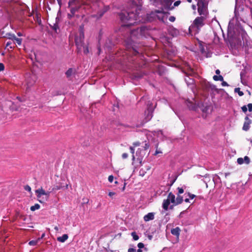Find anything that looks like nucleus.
<instances>
[{
    "mask_svg": "<svg viewBox=\"0 0 252 252\" xmlns=\"http://www.w3.org/2000/svg\"><path fill=\"white\" fill-rule=\"evenodd\" d=\"M139 13L137 8H134V10L123 9L118 13L119 18L122 23V29L126 28L127 32L130 33V38H128L126 41V45L129 52L134 56L139 54L136 46L131 39L132 36L138 37L139 36H145L148 34V29L145 26L140 28L131 29L130 27L136 23Z\"/></svg>",
    "mask_w": 252,
    "mask_h": 252,
    "instance_id": "nucleus-1",
    "label": "nucleus"
},
{
    "mask_svg": "<svg viewBox=\"0 0 252 252\" xmlns=\"http://www.w3.org/2000/svg\"><path fill=\"white\" fill-rule=\"evenodd\" d=\"M146 98L144 97H142L139 101V103H143L144 102L147 106V109L145 111V118L144 122L140 125H137V127H140L143 125L144 124L149 121L153 116V112L154 107L153 106V103L150 101H145Z\"/></svg>",
    "mask_w": 252,
    "mask_h": 252,
    "instance_id": "nucleus-2",
    "label": "nucleus"
},
{
    "mask_svg": "<svg viewBox=\"0 0 252 252\" xmlns=\"http://www.w3.org/2000/svg\"><path fill=\"white\" fill-rule=\"evenodd\" d=\"M170 203L172 204H175V196L172 192H169L168 194L167 198L164 199L163 201L162 207L164 211L168 210V206Z\"/></svg>",
    "mask_w": 252,
    "mask_h": 252,
    "instance_id": "nucleus-3",
    "label": "nucleus"
},
{
    "mask_svg": "<svg viewBox=\"0 0 252 252\" xmlns=\"http://www.w3.org/2000/svg\"><path fill=\"white\" fill-rule=\"evenodd\" d=\"M156 18H157L159 20L164 22V16L163 15V12L162 11L156 10L155 11H152L148 16V19L149 21H152L155 19Z\"/></svg>",
    "mask_w": 252,
    "mask_h": 252,
    "instance_id": "nucleus-4",
    "label": "nucleus"
},
{
    "mask_svg": "<svg viewBox=\"0 0 252 252\" xmlns=\"http://www.w3.org/2000/svg\"><path fill=\"white\" fill-rule=\"evenodd\" d=\"M197 6L199 14L201 16H206V8L204 0H198Z\"/></svg>",
    "mask_w": 252,
    "mask_h": 252,
    "instance_id": "nucleus-5",
    "label": "nucleus"
},
{
    "mask_svg": "<svg viewBox=\"0 0 252 252\" xmlns=\"http://www.w3.org/2000/svg\"><path fill=\"white\" fill-rule=\"evenodd\" d=\"M68 7L70 9V13L67 14V17L68 19L70 20L75 16V13L79 11L81 6L75 5V6Z\"/></svg>",
    "mask_w": 252,
    "mask_h": 252,
    "instance_id": "nucleus-6",
    "label": "nucleus"
},
{
    "mask_svg": "<svg viewBox=\"0 0 252 252\" xmlns=\"http://www.w3.org/2000/svg\"><path fill=\"white\" fill-rule=\"evenodd\" d=\"M206 19V16H201L196 17L193 21L194 25L197 28L202 27L204 25V21Z\"/></svg>",
    "mask_w": 252,
    "mask_h": 252,
    "instance_id": "nucleus-7",
    "label": "nucleus"
},
{
    "mask_svg": "<svg viewBox=\"0 0 252 252\" xmlns=\"http://www.w3.org/2000/svg\"><path fill=\"white\" fill-rule=\"evenodd\" d=\"M146 155L145 150L141 148H138L136 152V156L137 157V160L141 164L143 158Z\"/></svg>",
    "mask_w": 252,
    "mask_h": 252,
    "instance_id": "nucleus-8",
    "label": "nucleus"
},
{
    "mask_svg": "<svg viewBox=\"0 0 252 252\" xmlns=\"http://www.w3.org/2000/svg\"><path fill=\"white\" fill-rule=\"evenodd\" d=\"M252 121L249 118L248 116L245 118V122L243 126V130L244 131H248L250 127V125L252 124Z\"/></svg>",
    "mask_w": 252,
    "mask_h": 252,
    "instance_id": "nucleus-9",
    "label": "nucleus"
},
{
    "mask_svg": "<svg viewBox=\"0 0 252 252\" xmlns=\"http://www.w3.org/2000/svg\"><path fill=\"white\" fill-rule=\"evenodd\" d=\"M75 42L77 46V52L78 53H81L82 52V46H83L85 44V43L84 42V40L75 37Z\"/></svg>",
    "mask_w": 252,
    "mask_h": 252,
    "instance_id": "nucleus-10",
    "label": "nucleus"
},
{
    "mask_svg": "<svg viewBox=\"0 0 252 252\" xmlns=\"http://www.w3.org/2000/svg\"><path fill=\"white\" fill-rule=\"evenodd\" d=\"M186 104L189 109L194 111H196L198 107L200 108V103H198L197 105H196L189 100L186 101Z\"/></svg>",
    "mask_w": 252,
    "mask_h": 252,
    "instance_id": "nucleus-11",
    "label": "nucleus"
},
{
    "mask_svg": "<svg viewBox=\"0 0 252 252\" xmlns=\"http://www.w3.org/2000/svg\"><path fill=\"white\" fill-rule=\"evenodd\" d=\"M59 21V18L57 17L56 18V22L54 23L53 25L49 24L51 28L56 33H59L60 32V29L59 26L58 22Z\"/></svg>",
    "mask_w": 252,
    "mask_h": 252,
    "instance_id": "nucleus-12",
    "label": "nucleus"
},
{
    "mask_svg": "<svg viewBox=\"0 0 252 252\" xmlns=\"http://www.w3.org/2000/svg\"><path fill=\"white\" fill-rule=\"evenodd\" d=\"M155 218L154 213H149L144 217V220L145 221H148L153 220Z\"/></svg>",
    "mask_w": 252,
    "mask_h": 252,
    "instance_id": "nucleus-13",
    "label": "nucleus"
},
{
    "mask_svg": "<svg viewBox=\"0 0 252 252\" xmlns=\"http://www.w3.org/2000/svg\"><path fill=\"white\" fill-rule=\"evenodd\" d=\"M114 46L112 40L109 38L106 40L104 47L108 49V50H111L112 47Z\"/></svg>",
    "mask_w": 252,
    "mask_h": 252,
    "instance_id": "nucleus-14",
    "label": "nucleus"
},
{
    "mask_svg": "<svg viewBox=\"0 0 252 252\" xmlns=\"http://www.w3.org/2000/svg\"><path fill=\"white\" fill-rule=\"evenodd\" d=\"M181 230L179 227L173 228L171 230V233L172 235L178 237L180 235Z\"/></svg>",
    "mask_w": 252,
    "mask_h": 252,
    "instance_id": "nucleus-15",
    "label": "nucleus"
},
{
    "mask_svg": "<svg viewBox=\"0 0 252 252\" xmlns=\"http://www.w3.org/2000/svg\"><path fill=\"white\" fill-rule=\"evenodd\" d=\"M35 193H37V197L39 198L41 197V195H44L45 193V191L42 188L40 189H38L35 190Z\"/></svg>",
    "mask_w": 252,
    "mask_h": 252,
    "instance_id": "nucleus-16",
    "label": "nucleus"
},
{
    "mask_svg": "<svg viewBox=\"0 0 252 252\" xmlns=\"http://www.w3.org/2000/svg\"><path fill=\"white\" fill-rule=\"evenodd\" d=\"M184 201L183 196H181L179 194H177V196L176 198H175V203L174 204L175 205H179L181 204Z\"/></svg>",
    "mask_w": 252,
    "mask_h": 252,
    "instance_id": "nucleus-17",
    "label": "nucleus"
},
{
    "mask_svg": "<svg viewBox=\"0 0 252 252\" xmlns=\"http://www.w3.org/2000/svg\"><path fill=\"white\" fill-rule=\"evenodd\" d=\"M75 69L72 68H69L65 72L67 78H69L73 74L75 73Z\"/></svg>",
    "mask_w": 252,
    "mask_h": 252,
    "instance_id": "nucleus-18",
    "label": "nucleus"
},
{
    "mask_svg": "<svg viewBox=\"0 0 252 252\" xmlns=\"http://www.w3.org/2000/svg\"><path fill=\"white\" fill-rule=\"evenodd\" d=\"M75 5H80L78 0H69L68 7L73 6Z\"/></svg>",
    "mask_w": 252,
    "mask_h": 252,
    "instance_id": "nucleus-19",
    "label": "nucleus"
},
{
    "mask_svg": "<svg viewBox=\"0 0 252 252\" xmlns=\"http://www.w3.org/2000/svg\"><path fill=\"white\" fill-rule=\"evenodd\" d=\"M68 238V235L64 234L62 236L59 237L57 238V240L60 242H65Z\"/></svg>",
    "mask_w": 252,
    "mask_h": 252,
    "instance_id": "nucleus-20",
    "label": "nucleus"
},
{
    "mask_svg": "<svg viewBox=\"0 0 252 252\" xmlns=\"http://www.w3.org/2000/svg\"><path fill=\"white\" fill-rule=\"evenodd\" d=\"M10 104H9V108L12 111H17L18 109V107L14 104L13 102L9 101Z\"/></svg>",
    "mask_w": 252,
    "mask_h": 252,
    "instance_id": "nucleus-21",
    "label": "nucleus"
},
{
    "mask_svg": "<svg viewBox=\"0 0 252 252\" xmlns=\"http://www.w3.org/2000/svg\"><path fill=\"white\" fill-rule=\"evenodd\" d=\"M172 1H171L170 3L169 2H167L166 3V4L164 5V8L165 9L168 10H173L174 8V7L173 6H171V4H172Z\"/></svg>",
    "mask_w": 252,
    "mask_h": 252,
    "instance_id": "nucleus-22",
    "label": "nucleus"
},
{
    "mask_svg": "<svg viewBox=\"0 0 252 252\" xmlns=\"http://www.w3.org/2000/svg\"><path fill=\"white\" fill-rule=\"evenodd\" d=\"M185 81L188 84V85L192 84L194 82V80L192 78H189V76H187L185 78Z\"/></svg>",
    "mask_w": 252,
    "mask_h": 252,
    "instance_id": "nucleus-23",
    "label": "nucleus"
},
{
    "mask_svg": "<svg viewBox=\"0 0 252 252\" xmlns=\"http://www.w3.org/2000/svg\"><path fill=\"white\" fill-rule=\"evenodd\" d=\"M213 79L215 80V81H223V77L221 76V75H214L213 76Z\"/></svg>",
    "mask_w": 252,
    "mask_h": 252,
    "instance_id": "nucleus-24",
    "label": "nucleus"
},
{
    "mask_svg": "<svg viewBox=\"0 0 252 252\" xmlns=\"http://www.w3.org/2000/svg\"><path fill=\"white\" fill-rule=\"evenodd\" d=\"M40 207L38 204H35L34 205L31 206L30 209L32 211H34L36 210L39 209Z\"/></svg>",
    "mask_w": 252,
    "mask_h": 252,
    "instance_id": "nucleus-25",
    "label": "nucleus"
},
{
    "mask_svg": "<svg viewBox=\"0 0 252 252\" xmlns=\"http://www.w3.org/2000/svg\"><path fill=\"white\" fill-rule=\"evenodd\" d=\"M82 50L85 54H87L89 53V49L87 45L84 44L82 47Z\"/></svg>",
    "mask_w": 252,
    "mask_h": 252,
    "instance_id": "nucleus-26",
    "label": "nucleus"
},
{
    "mask_svg": "<svg viewBox=\"0 0 252 252\" xmlns=\"http://www.w3.org/2000/svg\"><path fill=\"white\" fill-rule=\"evenodd\" d=\"M234 92L237 93L239 96H241L244 95V93L242 91H240V88H236L234 89Z\"/></svg>",
    "mask_w": 252,
    "mask_h": 252,
    "instance_id": "nucleus-27",
    "label": "nucleus"
},
{
    "mask_svg": "<svg viewBox=\"0 0 252 252\" xmlns=\"http://www.w3.org/2000/svg\"><path fill=\"white\" fill-rule=\"evenodd\" d=\"M64 187V189H67V188H68V185L66 184V186L64 187V186H56L55 187H54L53 188V190L55 189V190H59V189H60L63 188Z\"/></svg>",
    "mask_w": 252,
    "mask_h": 252,
    "instance_id": "nucleus-28",
    "label": "nucleus"
},
{
    "mask_svg": "<svg viewBox=\"0 0 252 252\" xmlns=\"http://www.w3.org/2000/svg\"><path fill=\"white\" fill-rule=\"evenodd\" d=\"M6 36L8 38L11 40H13V38H15V34L11 33H7L6 34Z\"/></svg>",
    "mask_w": 252,
    "mask_h": 252,
    "instance_id": "nucleus-29",
    "label": "nucleus"
},
{
    "mask_svg": "<svg viewBox=\"0 0 252 252\" xmlns=\"http://www.w3.org/2000/svg\"><path fill=\"white\" fill-rule=\"evenodd\" d=\"M76 38L84 40V32H79V35L76 36Z\"/></svg>",
    "mask_w": 252,
    "mask_h": 252,
    "instance_id": "nucleus-30",
    "label": "nucleus"
},
{
    "mask_svg": "<svg viewBox=\"0 0 252 252\" xmlns=\"http://www.w3.org/2000/svg\"><path fill=\"white\" fill-rule=\"evenodd\" d=\"M39 239H38V240H32L29 242V244L30 246H35L37 244V243L38 241L39 240Z\"/></svg>",
    "mask_w": 252,
    "mask_h": 252,
    "instance_id": "nucleus-31",
    "label": "nucleus"
},
{
    "mask_svg": "<svg viewBox=\"0 0 252 252\" xmlns=\"http://www.w3.org/2000/svg\"><path fill=\"white\" fill-rule=\"evenodd\" d=\"M131 236H132L133 240L135 241L139 239V236L136 234L135 232H132L131 233Z\"/></svg>",
    "mask_w": 252,
    "mask_h": 252,
    "instance_id": "nucleus-32",
    "label": "nucleus"
},
{
    "mask_svg": "<svg viewBox=\"0 0 252 252\" xmlns=\"http://www.w3.org/2000/svg\"><path fill=\"white\" fill-rule=\"evenodd\" d=\"M243 159L244 162H245L246 164H248L250 163V159L248 156H245Z\"/></svg>",
    "mask_w": 252,
    "mask_h": 252,
    "instance_id": "nucleus-33",
    "label": "nucleus"
},
{
    "mask_svg": "<svg viewBox=\"0 0 252 252\" xmlns=\"http://www.w3.org/2000/svg\"><path fill=\"white\" fill-rule=\"evenodd\" d=\"M149 147H150L149 143L147 142L146 141H145V144L143 147L144 149H143L145 150V151H146L148 149H149Z\"/></svg>",
    "mask_w": 252,
    "mask_h": 252,
    "instance_id": "nucleus-34",
    "label": "nucleus"
},
{
    "mask_svg": "<svg viewBox=\"0 0 252 252\" xmlns=\"http://www.w3.org/2000/svg\"><path fill=\"white\" fill-rule=\"evenodd\" d=\"M208 85L209 86V88L211 89V90L216 91L217 90L216 86L215 85L208 83Z\"/></svg>",
    "mask_w": 252,
    "mask_h": 252,
    "instance_id": "nucleus-35",
    "label": "nucleus"
},
{
    "mask_svg": "<svg viewBox=\"0 0 252 252\" xmlns=\"http://www.w3.org/2000/svg\"><path fill=\"white\" fill-rule=\"evenodd\" d=\"M11 41H8L7 42L6 44V47H9L10 49H13L14 46H11V45L12 44Z\"/></svg>",
    "mask_w": 252,
    "mask_h": 252,
    "instance_id": "nucleus-36",
    "label": "nucleus"
},
{
    "mask_svg": "<svg viewBox=\"0 0 252 252\" xmlns=\"http://www.w3.org/2000/svg\"><path fill=\"white\" fill-rule=\"evenodd\" d=\"M133 78L135 79H138L142 77V75L141 74H133Z\"/></svg>",
    "mask_w": 252,
    "mask_h": 252,
    "instance_id": "nucleus-37",
    "label": "nucleus"
},
{
    "mask_svg": "<svg viewBox=\"0 0 252 252\" xmlns=\"http://www.w3.org/2000/svg\"><path fill=\"white\" fill-rule=\"evenodd\" d=\"M244 162V159L242 158H239L237 159V163L239 164H242Z\"/></svg>",
    "mask_w": 252,
    "mask_h": 252,
    "instance_id": "nucleus-38",
    "label": "nucleus"
},
{
    "mask_svg": "<svg viewBox=\"0 0 252 252\" xmlns=\"http://www.w3.org/2000/svg\"><path fill=\"white\" fill-rule=\"evenodd\" d=\"M177 189L178 190V192L177 194L180 195L181 194H182L184 192V189L182 188L178 187L177 188Z\"/></svg>",
    "mask_w": 252,
    "mask_h": 252,
    "instance_id": "nucleus-39",
    "label": "nucleus"
},
{
    "mask_svg": "<svg viewBox=\"0 0 252 252\" xmlns=\"http://www.w3.org/2000/svg\"><path fill=\"white\" fill-rule=\"evenodd\" d=\"M84 25L82 24L81 25H80L79 26V32H84Z\"/></svg>",
    "mask_w": 252,
    "mask_h": 252,
    "instance_id": "nucleus-40",
    "label": "nucleus"
},
{
    "mask_svg": "<svg viewBox=\"0 0 252 252\" xmlns=\"http://www.w3.org/2000/svg\"><path fill=\"white\" fill-rule=\"evenodd\" d=\"M242 110L244 113H246L248 111L247 107L246 105H244L241 107Z\"/></svg>",
    "mask_w": 252,
    "mask_h": 252,
    "instance_id": "nucleus-41",
    "label": "nucleus"
},
{
    "mask_svg": "<svg viewBox=\"0 0 252 252\" xmlns=\"http://www.w3.org/2000/svg\"><path fill=\"white\" fill-rule=\"evenodd\" d=\"M24 189L28 191H31V188L29 185H26L24 187Z\"/></svg>",
    "mask_w": 252,
    "mask_h": 252,
    "instance_id": "nucleus-42",
    "label": "nucleus"
},
{
    "mask_svg": "<svg viewBox=\"0 0 252 252\" xmlns=\"http://www.w3.org/2000/svg\"><path fill=\"white\" fill-rule=\"evenodd\" d=\"M139 249H141L143 248H144V245L142 243H139L137 245Z\"/></svg>",
    "mask_w": 252,
    "mask_h": 252,
    "instance_id": "nucleus-43",
    "label": "nucleus"
},
{
    "mask_svg": "<svg viewBox=\"0 0 252 252\" xmlns=\"http://www.w3.org/2000/svg\"><path fill=\"white\" fill-rule=\"evenodd\" d=\"M248 110L251 112L252 111V103H249L248 104Z\"/></svg>",
    "mask_w": 252,
    "mask_h": 252,
    "instance_id": "nucleus-44",
    "label": "nucleus"
},
{
    "mask_svg": "<svg viewBox=\"0 0 252 252\" xmlns=\"http://www.w3.org/2000/svg\"><path fill=\"white\" fill-rule=\"evenodd\" d=\"M181 0H177L175 1L173 5L174 7L178 6L181 3Z\"/></svg>",
    "mask_w": 252,
    "mask_h": 252,
    "instance_id": "nucleus-45",
    "label": "nucleus"
},
{
    "mask_svg": "<svg viewBox=\"0 0 252 252\" xmlns=\"http://www.w3.org/2000/svg\"><path fill=\"white\" fill-rule=\"evenodd\" d=\"M104 12L102 10L98 12V15L99 17H101L104 14Z\"/></svg>",
    "mask_w": 252,
    "mask_h": 252,
    "instance_id": "nucleus-46",
    "label": "nucleus"
},
{
    "mask_svg": "<svg viewBox=\"0 0 252 252\" xmlns=\"http://www.w3.org/2000/svg\"><path fill=\"white\" fill-rule=\"evenodd\" d=\"M175 19H176L175 17L173 16H170L169 18V20L171 22H174L175 21Z\"/></svg>",
    "mask_w": 252,
    "mask_h": 252,
    "instance_id": "nucleus-47",
    "label": "nucleus"
},
{
    "mask_svg": "<svg viewBox=\"0 0 252 252\" xmlns=\"http://www.w3.org/2000/svg\"><path fill=\"white\" fill-rule=\"evenodd\" d=\"M114 177L112 175H110L108 177V181L109 182L112 183L113 181Z\"/></svg>",
    "mask_w": 252,
    "mask_h": 252,
    "instance_id": "nucleus-48",
    "label": "nucleus"
},
{
    "mask_svg": "<svg viewBox=\"0 0 252 252\" xmlns=\"http://www.w3.org/2000/svg\"><path fill=\"white\" fill-rule=\"evenodd\" d=\"M245 74H246V71L244 70H243L241 72V73H240V76H241V79L243 78V76H244L245 75Z\"/></svg>",
    "mask_w": 252,
    "mask_h": 252,
    "instance_id": "nucleus-49",
    "label": "nucleus"
},
{
    "mask_svg": "<svg viewBox=\"0 0 252 252\" xmlns=\"http://www.w3.org/2000/svg\"><path fill=\"white\" fill-rule=\"evenodd\" d=\"M16 43L19 45H21V43H22V39L21 38H18L16 39Z\"/></svg>",
    "mask_w": 252,
    "mask_h": 252,
    "instance_id": "nucleus-50",
    "label": "nucleus"
},
{
    "mask_svg": "<svg viewBox=\"0 0 252 252\" xmlns=\"http://www.w3.org/2000/svg\"><path fill=\"white\" fill-rule=\"evenodd\" d=\"M188 195L189 196V198L191 199H193L196 196L194 194H192L189 192L188 193Z\"/></svg>",
    "mask_w": 252,
    "mask_h": 252,
    "instance_id": "nucleus-51",
    "label": "nucleus"
},
{
    "mask_svg": "<svg viewBox=\"0 0 252 252\" xmlns=\"http://www.w3.org/2000/svg\"><path fill=\"white\" fill-rule=\"evenodd\" d=\"M4 69V65L2 63H0V72L3 70Z\"/></svg>",
    "mask_w": 252,
    "mask_h": 252,
    "instance_id": "nucleus-52",
    "label": "nucleus"
},
{
    "mask_svg": "<svg viewBox=\"0 0 252 252\" xmlns=\"http://www.w3.org/2000/svg\"><path fill=\"white\" fill-rule=\"evenodd\" d=\"M127 252H136L135 248H129Z\"/></svg>",
    "mask_w": 252,
    "mask_h": 252,
    "instance_id": "nucleus-53",
    "label": "nucleus"
},
{
    "mask_svg": "<svg viewBox=\"0 0 252 252\" xmlns=\"http://www.w3.org/2000/svg\"><path fill=\"white\" fill-rule=\"evenodd\" d=\"M129 149L130 150V152L132 155H134V148L132 147H130Z\"/></svg>",
    "mask_w": 252,
    "mask_h": 252,
    "instance_id": "nucleus-54",
    "label": "nucleus"
},
{
    "mask_svg": "<svg viewBox=\"0 0 252 252\" xmlns=\"http://www.w3.org/2000/svg\"><path fill=\"white\" fill-rule=\"evenodd\" d=\"M221 81H222L221 85L222 86H228V84H227V82L223 81V80Z\"/></svg>",
    "mask_w": 252,
    "mask_h": 252,
    "instance_id": "nucleus-55",
    "label": "nucleus"
},
{
    "mask_svg": "<svg viewBox=\"0 0 252 252\" xmlns=\"http://www.w3.org/2000/svg\"><path fill=\"white\" fill-rule=\"evenodd\" d=\"M176 205H175V204H172V205H171L170 206H169H169H168V209H170V210H173V208H174V207L175 206H176Z\"/></svg>",
    "mask_w": 252,
    "mask_h": 252,
    "instance_id": "nucleus-56",
    "label": "nucleus"
},
{
    "mask_svg": "<svg viewBox=\"0 0 252 252\" xmlns=\"http://www.w3.org/2000/svg\"><path fill=\"white\" fill-rule=\"evenodd\" d=\"M127 157H128V154L127 153H124L122 155V158L124 159L127 158Z\"/></svg>",
    "mask_w": 252,
    "mask_h": 252,
    "instance_id": "nucleus-57",
    "label": "nucleus"
},
{
    "mask_svg": "<svg viewBox=\"0 0 252 252\" xmlns=\"http://www.w3.org/2000/svg\"><path fill=\"white\" fill-rule=\"evenodd\" d=\"M115 194V192H109L108 193V195L110 197H112V196H113Z\"/></svg>",
    "mask_w": 252,
    "mask_h": 252,
    "instance_id": "nucleus-58",
    "label": "nucleus"
},
{
    "mask_svg": "<svg viewBox=\"0 0 252 252\" xmlns=\"http://www.w3.org/2000/svg\"><path fill=\"white\" fill-rule=\"evenodd\" d=\"M51 191H45L46 194H44V195L47 196V197H48L50 195V193H51Z\"/></svg>",
    "mask_w": 252,
    "mask_h": 252,
    "instance_id": "nucleus-59",
    "label": "nucleus"
},
{
    "mask_svg": "<svg viewBox=\"0 0 252 252\" xmlns=\"http://www.w3.org/2000/svg\"><path fill=\"white\" fill-rule=\"evenodd\" d=\"M108 10V7H104V8L102 9V10L103 11H104V13H105V12H106Z\"/></svg>",
    "mask_w": 252,
    "mask_h": 252,
    "instance_id": "nucleus-60",
    "label": "nucleus"
},
{
    "mask_svg": "<svg viewBox=\"0 0 252 252\" xmlns=\"http://www.w3.org/2000/svg\"><path fill=\"white\" fill-rule=\"evenodd\" d=\"M133 145L134 146H138L140 145V143L139 142H135V143H133Z\"/></svg>",
    "mask_w": 252,
    "mask_h": 252,
    "instance_id": "nucleus-61",
    "label": "nucleus"
},
{
    "mask_svg": "<svg viewBox=\"0 0 252 252\" xmlns=\"http://www.w3.org/2000/svg\"><path fill=\"white\" fill-rule=\"evenodd\" d=\"M175 180H176V179H175L173 180L171 182L170 184H169V186H172V185H173V184H174V183L175 182Z\"/></svg>",
    "mask_w": 252,
    "mask_h": 252,
    "instance_id": "nucleus-62",
    "label": "nucleus"
},
{
    "mask_svg": "<svg viewBox=\"0 0 252 252\" xmlns=\"http://www.w3.org/2000/svg\"><path fill=\"white\" fill-rule=\"evenodd\" d=\"M59 5L61 6L62 4V0H57Z\"/></svg>",
    "mask_w": 252,
    "mask_h": 252,
    "instance_id": "nucleus-63",
    "label": "nucleus"
},
{
    "mask_svg": "<svg viewBox=\"0 0 252 252\" xmlns=\"http://www.w3.org/2000/svg\"><path fill=\"white\" fill-rule=\"evenodd\" d=\"M216 73L218 75H219L220 73V70L219 69H217L215 71Z\"/></svg>",
    "mask_w": 252,
    "mask_h": 252,
    "instance_id": "nucleus-64",
    "label": "nucleus"
}]
</instances>
